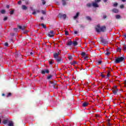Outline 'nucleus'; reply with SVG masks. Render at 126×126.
Listing matches in <instances>:
<instances>
[{
    "label": "nucleus",
    "mask_w": 126,
    "mask_h": 126,
    "mask_svg": "<svg viewBox=\"0 0 126 126\" xmlns=\"http://www.w3.org/2000/svg\"><path fill=\"white\" fill-rule=\"evenodd\" d=\"M41 12L42 13V14H46V11H44V10H42Z\"/></svg>",
    "instance_id": "obj_49"
},
{
    "label": "nucleus",
    "mask_w": 126,
    "mask_h": 126,
    "mask_svg": "<svg viewBox=\"0 0 126 126\" xmlns=\"http://www.w3.org/2000/svg\"><path fill=\"white\" fill-rule=\"evenodd\" d=\"M11 95H12V94H11V93H9L8 94L6 95V97H10V96H11Z\"/></svg>",
    "instance_id": "obj_34"
},
{
    "label": "nucleus",
    "mask_w": 126,
    "mask_h": 126,
    "mask_svg": "<svg viewBox=\"0 0 126 126\" xmlns=\"http://www.w3.org/2000/svg\"><path fill=\"white\" fill-rule=\"evenodd\" d=\"M92 6H93V7H99L98 2L94 1V2L92 3Z\"/></svg>",
    "instance_id": "obj_5"
},
{
    "label": "nucleus",
    "mask_w": 126,
    "mask_h": 126,
    "mask_svg": "<svg viewBox=\"0 0 126 126\" xmlns=\"http://www.w3.org/2000/svg\"><path fill=\"white\" fill-rule=\"evenodd\" d=\"M49 83L50 84H52V86H57V85H58V84L57 83V81H50Z\"/></svg>",
    "instance_id": "obj_8"
},
{
    "label": "nucleus",
    "mask_w": 126,
    "mask_h": 126,
    "mask_svg": "<svg viewBox=\"0 0 126 126\" xmlns=\"http://www.w3.org/2000/svg\"><path fill=\"white\" fill-rule=\"evenodd\" d=\"M123 37H125V38H126V33L124 34Z\"/></svg>",
    "instance_id": "obj_60"
},
{
    "label": "nucleus",
    "mask_w": 126,
    "mask_h": 126,
    "mask_svg": "<svg viewBox=\"0 0 126 126\" xmlns=\"http://www.w3.org/2000/svg\"><path fill=\"white\" fill-rule=\"evenodd\" d=\"M13 13H14V10H11L10 11V14L11 15H12V14H13Z\"/></svg>",
    "instance_id": "obj_36"
},
{
    "label": "nucleus",
    "mask_w": 126,
    "mask_h": 126,
    "mask_svg": "<svg viewBox=\"0 0 126 126\" xmlns=\"http://www.w3.org/2000/svg\"><path fill=\"white\" fill-rule=\"evenodd\" d=\"M73 59V57H72V56L70 55L68 57V59L69 61H72V59Z\"/></svg>",
    "instance_id": "obj_30"
},
{
    "label": "nucleus",
    "mask_w": 126,
    "mask_h": 126,
    "mask_svg": "<svg viewBox=\"0 0 126 126\" xmlns=\"http://www.w3.org/2000/svg\"><path fill=\"white\" fill-rule=\"evenodd\" d=\"M41 1L42 2L43 5H45V4H46V1H45V0H41Z\"/></svg>",
    "instance_id": "obj_35"
},
{
    "label": "nucleus",
    "mask_w": 126,
    "mask_h": 126,
    "mask_svg": "<svg viewBox=\"0 0 126 126\" xmlns=\"http://www.w3.org/2000/svg\"><path fill=\"white\" fill-rule=\"evenodd\" d=\"M29 31H26L25 32H24V34H27V33H28Z\"/></svg>",
    "instance_id": "obj_55"
},
{
    "label": "nucleus",
    "mask_w": 126,
    "mask_h": 126,
    "mask_svg": "<svg viewBox=\"0 0 126 126\" xmlns=\"http://www.w3.org/2000/svg\"><path fill=\"white\" fill-rule=\"evenodd\" d=\"M124 84H125V85H126V81H125Z\"/></svg>",
    "instance_id": "obj_64"
},
{
    "label": "nucleus",
    "mask_w": 126,
    "mask_h": 126,
    "mask_svg": "<svg viewBox=\"0 0 126 126\" xmlns=\"http://www.w3.org/2000/svg\"><path fill=\"white\" fill-rule=\"evenodd\" d=\"M48 37H54V31H51L49 32L48 33Z\"/></svg>",
    "instance_id": "obj_7"
},
{
    "label": "nucleus",
    "mask_w": 126,
    "mask_h": 126,
    "mask_svg": "<svg viewBox=\"0 0 126 126\" xmlns=\"http://www.w3.org/2000/svg\"><path fill=\"white\" fill-rule=\"evenodd\" d=\"M28 8L27 7V6H26L25 5H22V9H23V10H27Z\"/></svg>",
    "instance_id": "obj_14"
},
{
    "label": "nucleus",
    "mask_w": 126,
    "mask_h": 126,
    "mask_svg": "<svg viewBox=\"0 0 126 126\" xmlns=\"http://www.w3.org/2000/svg\"><path fill=\"white\" fill-rule=\"evenodd\" d=\"M121 18V15H116V19H120Z\"/></svg>",
    "instance_id": "obj_29"
},
{
    "label": "nucleus",
    "mask_w": 126,
    "mask_h": 126,
    "mask_svg": "<svg viewBox=\"0 0 126 126\" xmlns=\"http://www.w3.org/2000/svg\"><path fill=\"white\" fill-rule=\"evenodd\" d=\"M53 88H54L55 89H58V85L56 86H53Z\"/></svg>",
    "instance_id": "obj_46"
},
{
    "label": "nucleus",
    "mask_w": 126,
    "mask_h": 126,
    "mask_svg": "<svg viewBox=\"0 0 126 126\" xmlns=\"http://www.w3.org/2000/svg\"><path fill=\"white\" fill-rule=\"evenodd\" d=\"M14 31H15V32H17V31H18V29L17 28H14Z\"/></svg>",
    "instance_id": "obj_52"
},
{
    "label": "nucleus",
    "mask_w": 126,
    "mask_h": 126,
    "mask_svg": "<svg viewBox=\"0 0 126 126\" xmlns=\"http://www.w3.org/2000/svg\"><path fill=\"white\" fill-rule=\"evenodd\" d=\"M106 51H107V52L106 53H105V55H106V56H109V55L111 54V53H110V52H109V49H107Z\"/></svg>",
    "instance_id": "obj_20"
},
{
    "label": "nucleus",
    "mask_w": 126,
    "mask_h": 126,
    "mask_svg": "<svg viewBox=\"0 0 126 126\" xmlns=\"http://www.w3.org/2000/svg\"><path fill=\"white\" fill-rule=\"evenodd\" d=\"M89 105V103L87 102H84L83 104H82V106L83 107H87V106H88Z\"/></svg>",
    "instance_id": "obj_13"
},
{
    "label": "nucleus",
    "mask_w": 126,
    "mask_h": 126,
    "mask_svg": "<svg viewBox=\"0 0 126 126\" xmlns=\"http://www.w3.org/2000/svg\"><path fill=\"white\" fill-rule=\"evenodd\" d=\"M41 26L43 28H44V29H46V28H47V27L44 24H41Z\"/></svg>",
    "instance_id": "obj_33"
},
{
    "label": "nucleus",
    "mask_w": 126,
    "mask_h": 126,
    "mask_svg": "<svg viewBox=\"0 0 126 126\" xmlns=\"http://www.w3.org/2000/svg\"><path fill=\"white\" fill-rule=\"evenodd\" d=\"M124 61H125V58L124 57H119L115 59L114 63H122V62H124Z\"/></svg>",
    "instance_id": "obj_3"
},
{
    "label": "nucleus",
    "mask_w": 126,
    "mask_h": 126,
    "mask_svg": "<svg viewBox=\"0 0 126 126\" xmlns=\"http://www.w3.org/2000/svg\"><path fill=\"white\" fill-rule=\"evenodd\" d=\"M94 1H95L97 3H99V2H100V1H101V0H95Z\"/></svg>",
    "instance_id": "obj_51"
},
{
    "label": "nucleus",
    "mask_w": 126,
    "mask_h": 126,
    "mask_svg": "<svg viewBox=\"0 0 126 126\" xmlns=\"http://www.w3.org/2000/svg\"><path fill=\"white\" fill-rule=\"evenodd\" d=\"M40 19L41 20H44V17H41Z\"/></svg>",
    "instance_id": "obj_61"
},
{
    "label": "nucleus",
    "mask_w": 126,
    "mask_h": 126,
    "mask_svg": "<svg viewBox=\"0 0 126 126\" xmlns=\"http://www.w3.org/2000/svg\"><path fill=\"white\" fill-rule=\"evenodd\" d=\"M2 123L4 125H6V124H8L9 122L8 121V120H4L2 121Z\"/></svg>",
    "instance_id": "obj_17"
},
{
    "label": "nucleus",
    "mask_w": 126,
    "mask_h": 126,
    "mask_svg": "<svg viewBox=\"0 0 126 126\" xmlns=\"http://www.w3.org/2000/svg\"><path fill=\"white\" fill-rule=\"evenodd\" d=\"M85 61H87V59H88V56L84 57Z\"/></svg>",
    "instance_id": "obj_45"
},
{
    "label": "nucleus",
    "mask_w": 126,
    "mask_h": 126,
    "mask_svg": "<svg viewBox=\"0 0 126 126\" xmlns=\"http://www.w3.org/2000/svg\"><path fill=\"white\" fill-rule=\"evenodd\" d=\"M79 16V12H78L76 13V15L74 16L73 18L74 19H76L77 18H78Z\"/></svg>",
    "instance_id": "obj_15"
},
{
    "label": "nucleus",
    "mask_w": 126,
    "mask_h": 126,
    "mask_svg": "<svg viewBox=\"0 0 126 126\" xmlns=\"http://www.w3.org/2000/svg\"><path fill=\"white\" fill-rule=\"evenodd\" d=\"M124 7H125V6L124 5V4H121L120 5V8H124Z\"/></svg>",
    "instance_id": "obj_48"
},
{
    "label": "nucleus",
    "mask_w": 126,
    "mask_h": 126,
    "mask_svg": "<svg viewBox=\"0 0 126 126\" xmlns=\"http://www.w3.org/2000/svg\"><path fill=\"white\" fill-rule=\"evenodd\" d=\"M59 52L53 54L54 59H55L56 62H57L58 63H61V62H63V60L62 59V57L59 56Z\"/></svg>",
    "instance_id": "obj_2"
},
{
    "label": "nucleus",
    "mask_w": 126,
    "mask_h": 126,
    "mask_svg": "<svg viewBox=\"0 0 126 126\" xmlns=\"http://www.w3.org/2000/svg\"><path fill=\"white\" fill-rule=\"evenodd\" d=\"M80 28H82L83 29L85 27V26L82 24L79 25Z\"/></svg>",
    "instance_id": "obj_28"
},
{
    "label": "nucleus",
    "mask_w": 126,
    "mask_h": 126,
    "mask_svg": "<svg viewBox=\"0 0 126 126\" xmlns=\"http://www.w3.org/2000/svg\"><path fill=\"white\" fill-rule=\"evenodd\" d=\"M81 55L82 56V57H85V56H86V53L83 52L81 53Z\"/></svg>",
    "instance_id": "obj_24"
},
{
    "label": "nucleus",
    "mask_w": 126,
    "mask_h": 126,
    "mask_svg": "<svg viewBox=\"0 0 126 126\" xmlns=\"http://www.w3.org/2000/svg\"><path fill=\"white\" fill-rule=\"evenodd\" d=\"M41 73H42V74H45V73H50V70H49V69L42 70Z\"/></svg>",
    "instance_id": "obj_6"
},
{
    "label": "nucleus",
    "mask_w": 126,
    "mask_h": 126,
    "mask_svg": "<svg viewBox=\"0 0 126 126\" xmlns=\"http://www.w3.org/2000/svg\"><path fill=\"white\" fill-rule=\"evenodd\" d=\"M49 63L50 65L53 64L54 63V60H51L49 61Z\"/></svg>",
    "instance_id": "obj_19"
},
{
    "label": "nucleus",
    "mask_w": 126,
    "mask_h": 126,
    "mask_svg": "<svg viewBox=\"0 0 126 126\" xmlns=\"http://www.w3.org/2000/svg\"><path fill=\"white\" fill-rule=\"evenodd\" d=\"M106 18H107V16H106V15H104L103 16V19H106Z\"/></svg>",
    "instance_id": "obj_56"
},
{
    "label": "nucleus",
    "mask_w": 126,
    "mask_h": 126,
    "mask_svg": "<svg viewBox=\"0 0 126 126\" xmlns=\"http://www.w3.org/2000/svg\"><path fill=\"white\" fill-rule=\"evenodd\" d=\"M22 3V1L21 0H20L18 2V4H21Z\"/></svg>",
    "instance_id": "obj_54"
},
{
    "label": "nucleus",
    "mask_w": 126,
    "mask_h": 126,
    "mask_svg": "<svg viewBox=\"0 0 126 126\" xmlns=\"http://www.w3.org/2000/svg\"><path fill=\"white\" fill-rule=\"evenodd\" d=\"M74 34H77V31H74Z\"/></svg>",
    "instance_id": "obj_63"
},
{
    "label": "nucleus",
    "mask_w": 126,
    "mask_h": 126,
    "mask_svg": "<svg viewBox=\"0 0 126 126\" xmlns=\"http://www.w3.org/2000/svg\"><path fill=\"white\" fill-rule=\"evenodd\" d=\"M8 19V18L5 16H4V18L3 19V21H6Z\"/></svg>",
    "instance_id": "obj_31"
},
{
    "label": "nucleus",
    "mask_w": 126,
    "mask_h": 126,
    "mask_svg": "<svg viewBox=\"0 0 126 126\" xmlns=\"http://www.w3.org/2000/svg\"><path fill=\"white\" fill-rule=\"evenodd\" d=\"M18 28L20 29L21 30V29H22V26H18Z\"/></svg>",
    "instance_id": "obj_53"
},
{
    "label": "nucleus",
    "mask_w": 126,
    "mask_h": 126,
    "mask_svg": "<svg viewBox=\"0 0 126 126\" xmlns=\"http://www.w3.org/2000/svg\"><path fill=\"white\" fill-rule=\"evenodd\" d=\"M62 1L63 5H66V1H65V0H62Z\"/></svg>",
    "instance_id": "obj_23"
},
{
    "label": "nucleus",
    "mask_w": 126,
    "mask_h": 126,
    "mask_svg": "<svg viewBox=\"0 0 126 126\" xmlns=\"http://www.w3.org/2000/svg\"><path fill=\"white\" fill-rule=\"evenodd\" d=\"M87 6H88V7H91L92 6V3H87Z\"/></svg>",
    "instance_id": "obj_25"
},
{
    "label": "nucleus",
    "mask_w": 126,
    "mask_h": 126,
    "mask_svg": "<svg viewBox=\"0 0 126 126\" xmlns=\"http://www.w3.org/2000/svg\"><path fill=\"white\" fill-rule=\"evenodd\" d=\"M117 51L118 52H121V51H122V48H120V47H118L117 49Z\"/></svg>",
    "instance_id": "obj_39"
},
{
    "label": "nucleus",
    "mask_w": 126,
    "mask_h": 126,
    "mask_svg": "<svg viewBox=\"0 0 126 126\" xmlns=\"http://www.w3.org/2000/svg\"><path fill=\"white\" fill-rule=\"evenodd\" d=\"M6 8H9V5H6Z\"/></svg>",
    "instance_id": "obj_62"
},
{
    "label": "nucleus",
    "mask_w": 126,
    "mask_h": 126,
    "mask_svg": "<svg viewBox=\"0 0 126 126\" xmlns=\"http://www.w3.org/2000/svg\"><path fill=\"white\" fill-rule=\"evenodd\" d=\"M116 89H118V86H114L113 88H112V90H116Z\"/></svg>",
    "instance_id": "obj_38"
},
{
    "label": "nucleus",
    "mask_w": 126,
    "mask_h": 126,
    "mask_svg": "<svg viewBox=\"0 0 126 126\" xmlns=\"http://www.w3.org/2000/svg\"><path fill=\"white\" fill-rule=\"evenodd\" d=\"M73 45L74 47H75V46H77V45H78V43L77 42V41H73Z\"/></svg>",
    "instance_id": "obj_18"
},
{
    "label": "nucleus",
    "mask_w": 126,
    "mask_h": 126,
    "mask_svg": "<svg viewBox=\"0 0 126 126\" xmlns=\"http://www.w3.org/2000/svg\"><path fill=\"white\" fill-rule=\"evenodd\" d=\"M36 11H33V12H32V14H36Z\"/></svg>",
    "instance_id": "obj_59"
},
{
    "label": "nucleus",
    "mask_w": 126,
    "mask_h": 126,
    "mask_svg": "<svg viewBox=\"0 0 126 126\" xmlns=\"http://www.w3.org/2000/svg\"><path fill=\"white\" fill-rule=\"evenodd\" d=\"M94 28L97 33H100L101 32H106V28L105 26L101 27L100 24H98L97 25L95 26Z\"/></svg>",
    "instance_id": "obj_1"
},
{
    "label": "nucleus",
    "mask_w": 126,
    "mask_h": 126,
    "mask_svg": "<svg viewBox=\"0 0 126 126\" xmlns=\"http://www.w3.org/2000/svg\"><path fill=\"white\" fill-rule=\"evenodd\" d=\"M110 71H108L107 75H106V78H108V77H110L111 76V75L110 74Z\"/></svg>",
    "instance_id": "obj_27"
},
{
    "label": "nucleus",
    "mask_w": 126,
    "mask_h": 126,
    "mask_svg": "<svg viewBox=\"0 0 126 126\" xmlns=\"http://www.w3.org/2000/svg\"><path fill=\"white\" fill-rule=\"evenodd\" d=\"M35 12H36V13H40V11L39 10H37L35 11Z\"/></svg>",
    "instance_id": "obj_58"
},
{
    "label": "nucleus",
    "mask_w": 126,
    "mask_h": 126,
    "mask_svg": "<svg viewBox=\"0 0 126 126\" xmlns=\"http://www.w3.org/2000/svg\"><path fill=\"white\" fill-rule=\"evenodd\" d=\"M76 63H77L76 62L74 61L73 63H71V64H72L73 65H74V64H76Z\"/></svg>",
    "instance_id": "obj_41"
},
{
    "label": "nucleus",
    "mask_w": 126,
    "mask_h": 126,
    "mask_svg": "<svg viewBox=\"0 0 126 126\" xmlns=\"http://www.w3.org/2000/svg\"><path fill=\"white\" fill-rule=\"evenodd\" d=\"M101 42L103 46H105L106 45H108V41L107 40V39H104L103 37H100Z\"/></svg>",
    "instance_id": "obj_4"
},
{
    "label": "nucleus",
    "mask_w": 126,
    "mask_h": 126,
    "mask_svg": "<svg viewBox=\"0 0 126 126\" xmlns=\"http://www.w3.org/2000/svg\"><path fill=\"white\" fill-rule=\"evenodd\" d=\"M113 6L117 7L118 6V3H115L113 4Z\"/></svg>",
    "instance_id": "obj_50"
},
{
    "label": "nucleus",
    "mask_w": 126,
    "mask_h": 126,
    "mask_svg": "<svg viewBox=\"0 0 126 126\" xmlns=\"http://www.w3.org/2000/svg\"><path fill=\"white\" fill-rule=\"evenodd\" d=\"M0 13H1V14H4V13H5V10L2 9L0 11Z\"/></svg>",
    "instance_id": "obj_32"
},
{
    "label": "nucleus",
    "mask_w": 126,
    "mask_h": 126,
    "mask_svg": "<svg viewBox=\"0 0 126 126\" xmlns=\"http://www.w3.org/2000/svg\"><path fill=\"white\" fill-rule=\"evenodd\" d=\"M86 18L87 20H89V21H91V20H92V19L90 16H87Z\"/></svg>",
    "instance_id": "obj_22"
},
{
    "label": "nucleus",
    "mask_w": 126,
    "mask_h": 126,
    "mask_svg": "<svg viewBox=\"0 0 126 126\" xmlns=\"http://www.w3.org/2000/svg\"><path fill=\"white\" fill-rule=\"evenodd\" d=\"M112 12L114 13H119V9L117 8H113L112 9Z\"/></svg>",
    "instance_id": "obj_11"
},
{
    "label": "nucleus",
    "mask_w": 126,
    "mask_h": 126,
    "mask_svg": "<svg viewBox=\"0 0 126 126\" xmlns=\"http://www.w3.org/2000/svg\"><path fill=\"white\" fill-rule=\"evenodd\" d=\"M107 126H111V123H110V122L107 123Z\"/></svg>",
    "instance_id": "obj_57"
},
{
    "label": "nucleus",
    "mask_w": 126,
    "mask_h": 126,
    "mask_svg": "<svg viewBox=\"0 0 126 126\" xmlns=\"http://www.w3.org/2000/svg\"><path fill=\"white\" fill-rule=\"evenodd\" d=\"M4 46H5L6 47H8V43L5 42L4 43Z\"/></svg>",
    "instance_id": "obj_47"
},
{
    "label": "nucleus",
    "mask_w": 126,
    "mask_h": 126,
    "mask_svg": "<svg viewBox=\"0 0 126 126\" xmlns=\"http://www.w3.org/2000/svg\"><path fill=\"white\" fill-rule=\"evenodd\" d=\"M123 51H124V52H126V45H125L124 46V47H123Z\"/></svg>",
    "instance_id": "obj_40"
},
{
    "label": "nucleus",
    "mask_w": 126,
    "mask_h": 126,
    "mask_svg": "<svg viewBox=\"0 0 126 126\" xmlns=\"http://www.w3.org/2000/svg\"><path fill=\"white\" fill-rule=\"evenodd\" d=\"M59 16H60V17H63V19H65L66 18V14H62V13H60L59 14Z\"/></svg>",
    "instance_id": "obj_9"
},
{
    "label": "nucleus",
    "mask_w": 126,
    "mask_h": 126,
    "mask_svg": "<svg viewBox=\"0 0 126 126\" xmlns=\"http://www.w3.org/2000/svg\"><path fill=\"white\" fill-rule=\"evenodd\" d=\"M15 58H21L22 56H21V54L20 53H16L15 55Z\"/></svg>",
    "instance_id": "obj_12"
},
{
    "label": "nucleus",
    "mask_w": 126,
    "mask_h": 126,
    "mask_svg": "<svg viewBox=\"0 0 126 126\" xmlns=\"http://www.w3.org/2000/svg\"><path fill=\"white\" fill-rule=\"evenodd\" d=\"M100 76H102L103 78H107V76L103 74L102 73L100 74Z\"/></svg>",
    "instance_id": "obj_26"
},
{
    "label": "nucleus",
    "mask_w": 126,
    "mask_h": 126,
    "mask_svg": "<svg viewBox=\"0 0 126 126\" xmlns=\"http://www.w3.org/2000/svg\"><path fill=\"white\" fill-rule=\"evenodd\" d=\"M101 63H102V61H97V64H101Z\"/></svg>",
    "instance_id": "obj_43"
},
{
    "label": "nucleus",
    "mask_w": 126,
    "mask_h": 126,
    "mask_svg": "<svg viewBox=\"0 0 126 126\" xmlns=\"http://www.w3.org/2000/svg\"><path fill=\"white\" fill-rule=\"evenodd\" d=\"M8 126H13V123L12 121H9Z\"/></svg>",
    "instance_id": "obj_21"
},
{
    "label": "nucleus",
    "mask_w": 126,
    "mask_h": 126,
    "mask_svg": "<svg viewBox=\"0 0 126 126\" xmlns=\"http://www.w3.org/2000/svg\"><path fill=\"white\" fill-rule=\"evenodd\" d=\"M73 42L71 40L68 41L67 44H66L67 46H71L72 45Z\"/></svg>",
    "instance_id": "obj_16"
},
{
    "label": "nucleus",
    "mask_w": 126,
    "mask_h": 126,
    "mask_svg": "<svg viewBox=\"0 0 126 126\" xmlns=\"http://www.w3.org/2000/svg\"><path fill=\"white\" fill-rule=\"evenodd\" d=\"M68 34H69V33H68V31H65V35H68Z\"/></svg>",
    "instance_id": "obj_42"
},
{
    "label": "nucleus",
    "mask_w": 126,
    "mask_h": 126,
    "mask_svg": "<svg viewBox=\"0 0 126 126\" xmlns=\"http://www.w3.org/2000/svg\"><path fill=\"white\" fill-rule=\"evenodd\" d=\"M112 90L114 95H117L118 94V92H119V89Z\"/></svg>",
    "instance_id": "obj_10"
},
{
    "label": "nucleus",
    "mask_w": 126,
    "mask_h": 126,
    "mask_svg": "<svg viewBox=\"0 0 126 126\" xmlns=\"http://www.w3.org/2000/svg\"><path fill=\"white\" fill-rule=\"evenodd\" d=\"M52 77H53V76L52 75H50L47 76V79H51V78H52Z\"/></svg>",
    "instance_id": "obj_37"
},
{
    "label": "nucleus",
    "mask_w": 126,
    "mask_h": 126,
    "mask_svg": "<svg viewBox=\"0 0 126 126\" xmlns=\"http://www.w3.org/2000/svg\"><path fill=\"white\" fill-rule=\"evenodd\" d=\"M25 28H26V26H23L22 27L21 30H25Z\"/></svg>",
    "instance_id": "obj_44"
}]
</instances>
